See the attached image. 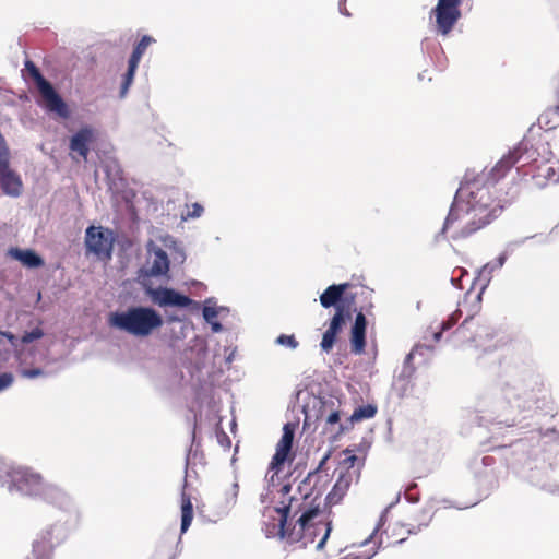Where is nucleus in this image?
I'll return each mask as SVG.
<instances>
[{"label": "nucleus", "instance_id": "obj_1", "mask_svg": "<svg viewBox=\"0 0 559 559\" xmlns=\"http://www.w3.org/2000/svg\"><path fill=\"white\" fill-rule=\"evenodd\" d=\"M526 146L519 143L489 170L466 179L457 189L441 233L450 231L453 240L466 239L496 219L521 194V185L502 183V179L521 160Z\"/></svg>", "mask_w": 559, "mask_h": 559}, {"label": "nucleus", "instance_id": "obj_2", "mask_svg": "<svg viewBox=\"0 0 559 559\" xmlns=\"http://www.w3.org/2000/svg\"><path fill=\"white\" fill-rule=\"evenodd\" d=\"M274 512L277 514V523H265L264 532L266 537H278L287 544L304 542L306 545L309 542H313L312 535L316 534L317 526L320 525L324 527L325 532L317 548L321 549L325 544L331 532V524L317 521L321 515L319 507L306 509L294 525L287 523L290 515V506L274 508Z\"/></svg>", "mask_w": 559, "mask_h": 559}, {"label": "nucleus", "instance_id": "obj_3", "mask_svg": "<svg viewBox=\"0 0 559 559\" xmlns=\"http://www.w3.org/2000/svg\"><path fill=\"white\" fill-rule=\"evenodd\" d=\"M111 328L134 336H148L163 325L162 316L148 307H131L126 311L111 312L108 318Z\"/></svg>", "mask_w": 559, "mask_h": 559}, {"label": "nucleus", "instance_id": "obj_4", "mask_svg": "<svg viewBox=\"0 0 559 559\" xmlns=\"http://www.w3.org/2000/svg\"><path fill=\"white\" fill-rule=\"evenodd\" d=\"M12 484L24 495L40 498L48 503H57L63 497V491L55 485L46 484L39 474L27 468H17L10 474Z\"/></svg>", "mask_w": 559, "mask_h": 559}, {"label": "nucleus", "instance_id": "obj_5", "mask_svg": "<svg viewBox=\"0 0 559 559\" xmlns=\"http://www.w3.org/2000/svg\"><path fill=\"white\" fill-rule=\"evenodd\" d=\"M25 68L34 80L36 87L40 94L39 103L47 111L55 112L61 118L69 117V109L62 97L57 93L51 83L47 81L39 69L31 60L25 62Z\"/></svg>", "mask_w": 559, "mask_h": 559}, {"label": "nucleus", "instance_id": "obj_6", "mask_svg": "<svg viewBox=\"0 0 559 559\" xmlns=\"http://www.w3.org/2000/svg\"><path fill=\"white\" fill-rule=\"evenodd\" d=\"M480 310V297L472 300L471 309L466 310V316L459 328L452 333L453 342L457 345H465L483 340V333L479 328H486L480 324V320H475V314Z\"/></svg>", "mask_w": 559, "mask_h": 559}, {"label": "nucleus", "instance_id": "obj_7", "mask_svg": "<svg viewBox=\"0 0 559 559\" xmlns=\"http://www.w3.org/2000/svg\"><path fill=\"white\" fill-rule=\"evenodd\" d=\"M463 0H438L431 10L430 17H435L436 32L442 36L449 35L461 19L460 7Z\"/></svg>", "mask_w": 559, "mask_h": 559}, {"label": "nucleus", "instance_id": "obj_8", "mask_svg": "<svg viewBox=\"0 0 559 559\" xmlns=\"http://www.w3.org/2000/svg\"><path fill=\"white\" fill-rule=\"evenodd\" d=\"M294 427L286 424L283 427V435L276 444L275 454L273 455L269 469L278 474L283 471L285 463H292L295 459L293 453Z\"/></svg>", "mask_w": 559, "mask_h": 559}, {"label": "nucleus", "instance_id": "obj_9", "mask_svg": "<svg viewBox=\"0 0 559 559\" xmlns=\"http://www.w3.org/2000/svg\"><path fill=\"white\" fill-rule=\"evenodd\" d=\"M349 318V313L346 310L345 306H338L330 319L328 329L322 335V340L320 343V347L322 352L329 354L332 352L338 334L342 332L344 325L346 324V320Z\"/></svg>", "mask_w": 559, "mask_h": 559}, {"label": "nucleus", "instance_id": "obj_10", "mask_svg": "<svg viewBox=\"0 0 559 559\" xmlns=\"http://www.w3.org/2000/svg\"><path fill=\"white\" fill-rule=\"evenodd\" d=\"M85 246L90 252L97 257L110 255L112 238L110 233L102 227L90 226L85 234Z\"/></svg>", "mask_w": 559, "mask_h": 559}, {"label": "nucleus", "instance_id": "obj_11", "mask_svg": "<svg viewBox=\"0 0 559 559\" xmlns=\"http://www.w3.org/2000/svg\"><path fill=\"white\" fill-rule=\"evenodd\" d=\"M97 140V132L91 126H84L80 128L69 141V150L72 159H76L80 156L86 160L90 154L91 145Z\"/></svg>", "mask_w": 559, "mask_h": 559}, {"label": "nucleus", "instance_id": "obj_12", "mask_svg": "<svg viewBox=\"0 0 559 559\" xmlns=\"http://www.w3.org/2000/svg\"><path fill=\"white\" fill-rule=\"evenodd\" d=\"M152 298L157 305L176 306V307H188L193 300L186 295L179 294L171 288H157L152 292Z\"/></svg>", "mask_w": 559, "mask_h": 559}, {"label": "nucleus", "instance_id": "obj_13", "mask_svg": "<svg viewBox=\"0 0 559 559\" xmlns=\"http://www.w3.org/2000/svg\"><path fill=\"white\" fill-rule=\"evenodd\" d=\"M469 299L471 296L466 294L464 298L461 301H459L457 309L454 310L445 320L441 322L439 330L435 331L432 334V338L435 342H439L444 332L452 329L464 314L466 316V310L471 309L472 300Z\"/></svg>", "mask_w": 559, "mask_h": 559}, {"label": "nucleus", "instance_id": "obj_14", "mask_svg": "<svg viewBox=\"0 0 559 559\" xmlns=\"http://www.w3.org/2000/svg\"><path fill=\"white\" fill-rule=\"evenodd\" d=\"M367 319L362 312L356 314L350 330V346L354 354H362L366 348Z\"/></svg>", "mask_w": 559, "mask_h": 559}, {"label": "nucleus", "instance_id": "obj_15", "mask_svg": "<svg viewBox=\"0 0 559 559\" xmlns=\"http://www.w3.org/2000/svg\"><path fill=\"white\" fill-rule=\"evenodd\" d=\"M0 187L3 193L11 197H19L22 192L21 178L10 169V160L5 162V167L0 166Z\"/></svg>", "mask_w": 559, "mask_h": 559}, {"label": "nucleus", "instance_id": "obj_16", "mask_svg": "<svg viewBox=\"0 0 559 559\" xmlns=\"http://www.w3.org/2000/svg\"><path fill=\"white\" fill-rule=\"evenodd\" d=\"M378 412V408L373 404H367L364 406L357 407L349 418L346 419L344 425H340V427L335 430L336 435H342L345 431L353 429L355 423H359L366 419L373 418Z\"/></svg>", "mask_w": 559, "mask_h": 559}, {"label": "nucleus", "instance_id": "obj_17", "mask_svg": "<svg viewBox=\"0 0 559 559\" xmlns=\"http://www.w3.org/2000/svg\"><path fill=\"white\" fill-rule=\"evenodd\" d=\"M350 287L349 283L342 284H333L329 286L321 295H320V304L323 308L344 306L341 304L342 297L345 292Z\"/></svg>", "mask_w": 559, "mask_h": 559}, {"label": "nucleus", "instance_id": "obj_18", "mask_svg": "<svg viewBox=\"0 0 559 559\" xmlns=\"http://www.w3.org/2000/svg\"><path fill=\"white\" fill-rule=\"evenodd\" d=\"M353 481V472L349 469L342 472L336 483L334 484L332 490L326 496V500L329 504H337L343 497L346 495Z\"/></svg>", "mask_w": 559, "mask_h": 559}, {"label": "nucleus", "instance_id": "obj_19", "mask_svg": "<svg viewBox=\"0 0 559 559\" xmlns=\"http://www.w3.org/2000/svg\"><path fill=\"white\" fill-rule=\"evenodd\" d=\"M148 273L153 276L165 275L169 270V259L167 253L157 248L153 250L147 261Z\"/></svg>", "mask_w": 559, "mask_h": 559}, {"label": "nucleus", "instance_id": "obj_20", "mask_svg": "<svg viewBox=\"0 0 559 559\" xmlns=\"http://www.w3.org/2000/svg\"><path fill=\"white\" fill-rule=\"evenodd\" d=\"M9 255L27 267H39L44 265V260L31 249L22 250L19 248H11L9 250Z\"/></svg>", "mask_w": 559, "mask_h": 559}, {"label": "nucleus", "instance_id": "obj_21", "mask_svg": "<svg viewBox=\"0 0 559 559\" xmlns=\"http://www.w3.org/2000/svg\"><path fill=\"white\" fill-rule=\"evenodd\" d=\"M53 551V545L51 542V534L47 532V536H41L33 544V556L35 559H50Z\"/></svg>", "mask_w": 559, "mask_h": 559}, {"label": "nucleus", "instance_id": "obj_22", "mask_svg": "<svg viewBox=\"0 0 559 559\" xmlns=\"http://www.w3.org/2000/svg\"><path fill=\"white\" fill-rule=\"evenodd\" d=\"M181 533H185L193 520V504L190 495L182 491L181 493Z\"/></svg>", "mask_w": 559, "mask_h": 559}, {"label": "nucleus", "instance_id": "obj_23", "mask_svg": "<svg viewBox=\"0 0 559 559\" xmlns=\"http://www.w3.org/2000/svg\"><path fill=\"white\" fill-rule=\"evenodd\" d=\"M538 123L540 128L545 130H552L559 126V104L556 103V107L554 109H548L544 111L538 117Z\"/></svg>", "mask_w": 559, "mask_h": 559}, {"label": "nucleus", "instance_id": "obj_24", "mask_svg": "<svg viewBox=\"0 0 559 559\" xmlns=\"http://www.w3.org/2000/svg\"><path fill=\"white\" fill-rule=\"evenodd\" d=\"M318 406L317 420L325 421L326 417L333 413L335 409L340 408L341 402L338 400L330 399H320Z\"/></svg>", "mask_w": 559, "mask_h": 559}, {"label": "nucleus", "instance_id": "obj_25", "mask_svg": "<svg viewBox=\"0 0 559 559\" xmlns=\"http://www.w3.org/2000/svg\"><path fill=\"white\" fill-rule=\"evenodd\" d=\"M155 39L148 35H144L138 45L134 47L129 61L139 64L142 56L144 55L147 47L154 43Z\"/></svg>", "mask_w": 559, "mask_h": 559}, {"label": "nucleus", "instance_id": "obj_26", "mask_svg": "<svg viewBox=\"0 0 559 559\" xmlns=\"http://www.w3.org/2000/svg\"><path fill=\"white\" fill-rule=\"evenodd\" d=\"M139 64L136 63H133L131 61L128 62V70L123 76V82L121 84V88H120V96L121 97H124L126 94L128 93V90L129 87L131 86L132 82H133V79H134V75H135V71L138 69Z\"/></svg>", "mask_w": 559, "mask_h": 559}, {"label": "nucleus", "instance_id": "obj_27", "mask_svg": "<svg viewBox=\"0 0 559 559\" xmlns=\"http://www.w3.org/2000/svg\"><path fill=\"white\" fill-rule=\"evenodd\" d=\"M431 519H432V515L429 510H425V509L420 510V512H418L414 518V521H418V525L416 526V528L420 530L421 527L428 526ZM408 525L411 526V528L408 530V533H411L415 528V525L413 523H409Z\"/></svg>", "mask_w": 559, "mask_h": 559}, {"label": "nucleus", "instance_id": "obj_28", "mask_svg": "<svg viewBox=\"0 0 559 559\" xmlns=\"http://www.w3.org/2000/svg\"><path fill=\"white\" fill-rule=\"evenodd\" d=\"M203 206L199 203H193L190 206H188V211L186 214H182L183 219L189 218H198L203 214Z\"/></svg>", "mask_w": 559, "mask_h": 559}, {"label": "nucleus", "instance_id": "obj_29", "mask_svg": "<svg viewBox=\"0 0 559 559\" xmlns=\"http://www.w3.org/2000/svg\"><path fill=\"white\" fill-rule=\"evenodd\" d=\"M377 550L372 546L368 550H364L361 552H349L344 557V559H370L376 555Z\"/></svg>", "mask_w": 559, "mask_h": 559}, {"label": "nucleus", "instance_id": "obj_30", "mask_svg": "<svg viewBox=\"0 0 559 559\" xmlns=\"http://www.w3.org/2000/svg\"><path fill=\"white\" fill-rule=\"evenodd\" d=\"M44 336V332L39 328H35L29 332H25L22 336V342L25 344L32 343L33 341L39 340Z\"/></svg>", "mask_w": 559, "mask_h": 559}, {"label": "nucleus", "instance_id": "obj_31", "mask_svg": "<svg viewBox=\"0 0 559 559\" xmlns=\"http://www.w3.org/2000/svg\"><path fill=\"white\" fill-rule=\"evenodd\" d=\"M276 343L283 346H287L292 349H295L298 346V342L294 335L281 334L277 337Z\"/></svg>", "mask_w": 559, "mask_h": 559}, {"label": "nucleus", "instance_id": "obj_32", "mask_svg": "<svg viewBox=\"0 0 559 559\" xmlns=\"http://www.w3.org/2000/svg\"><path fill=\"white\" fill-rule=\"evenodd\" d=\"M340 419H341V411H340V408H337L326 417L324 423L326 426H330V427L337 425V428H338L340 425H344V423H340Z\"/></svg>", "mask_w": 559, "mask_h": 559}, {"label": "nucleus", "instance_id": "obj_33", "mask_svg": "<svg viewBox=\"0 0 559 559\" xmlns=\"http://www.w3.org/2000/svg\"><path fill=\"white\" fill-rule=\"evenodd\" d=\"M480 324H484L486 328H479V332L483 333V340L484 338H492L496 336L497 331L495 328L487 324L486 321H480Z\"/></svg>", "mask_w": 559, "mask_h": 559}, {"label": "nucleus", "instance_id": "obj_34", "mask_svg": "<svg viewBox=\"0 0 559 559\" xmlns=\"http://www.w3.org/2000/svg\"><path fill=\"white\" fill-rule=\"evenodd\" d=\"M13 374L11 372H3L0 374V391L9 388L13 383Z\"/></svg>", "mask_w": 559, "mask_h": 559}, {"label": "nucleus", "instance_id": "obj_35", "mask_svg": "<svg viewBox=\"0 0 559 559\" xmlns=\"http://www.w3.org/2000/svg\"><path fill=\"white\" fill-rule=\"evenodd\" d=\"M218 316V312L216 308L205 306L203 308V317L207 322H212L216 317Z\"/></svg>", "mask_w": 559, "mask_h": 559}, {"label": "nucleus", "instance_id": "obj_36", "mask_svg": "<svg viewBox=\"0 0 559 559\" xmlns=\"http://www.w3.org/2000/svg\"><path fill=\"white\" fill-rule=\"evenodd\" d=\"M328 460V455H325L321 462L319 463L317 469H314L313 472H310L306 478L307 481L311 483L314 478H319L320 476V471L321 468L323 467V465L325 464Z\"/></svg>", "mask_w": 559, "mask_h": 559}, {"label": "nucleus", "instance_id": "obj_37", "mask_svg": "<svg viewBox=\"0 0 559 559\" xmlns=\"http://www.w3.org/2000/svg\"><path fill=\"white\" fill-rule=\"evenodd\" d=\"M21 374L22 377L24 378H28V379H33V378H36L38 376H41L44 374V371L39 368H33V369H23L21 371Z\"/></svg>", "mask_w": 559, "mask_h": 559}, {"label": "nucleus", "instance_id": "obj_38", "mask_svg": "<svg viewBox=\"0 0 559 559\" xmlns=\"http://www.w3.org/2000/svg\"><path fill=\"white\" fill-rule=\"evenodd\" d=\"M551 88L556 96V103L559 104V73L552 79Z\"/></svg>", "mask_w": 559, "mask_h": 559}, {"label": "nucleus", "instance_id": "obj_39", "mask_svg": "<svg viewBox=\"0 0 559 559\" xmlns=\"http://www.w3.org/2000/svg\"><path fill=\"white\" fill-rule=\"evenodd\" d=\"M238 492H239V486H238V484H237V483H235V484H233V487H231V499H233V504H235V503H236Z\"/></svg>", "mask_w": 559, "mask_h": 559}, {"label": "nucleus", "instance_id": "obj_40", "mask_svg": "<svg viewBox=\"0 0 559 559\" xmlns=\"http://www.w3.org/2000/svg\"><path fill=\"white\" fill-rule=\"evenodd\" d=\"M210 323L212 324V330H213V332H219V331H222L223 326H222V324H221L219 322H217V321H212V322H210Z\"/></svg>", "mask_w": 559, "mask_h": 559}, {"label": "nucleus", "instance_id": "obj_41", "mask_svg": "<svg viewBox=\"0 0 559 559\" xmlns=\"http://www.w3.org/2000/svg\"><path fill=\"white\" fill-rule=\"evenodd\" d=\"M218 439H219V442L227 441L228 444L230 443L228 436L224 431L221 432V435L218 436Z\"/></svg>", "mask_w": 559, "mask_h": 559}, {"label": "nucleus", "instance_id": "obj_42", "mask_svg": "<svg viewBox=\"0 0 559 559\" xmlns=\"http://www.w3.org/2000/svg\"><path fill=\"white\" fill-rule=\"evenodd\" d=\"M413 360V353H409L405 358V365H409Z\"/></svg>", "mask_w": 559, "mask_h": 559}, {"label": "nucleus", "instance_id": "obj_43", "mask_svg": "<svg viewBox=\"0 0 559 559\" xmlns=\"http://www.w3.org/2000/svg\"><path fill=\"white\" fill-rule=\"evenodd\" d=\"M370 544V539H366L362 544H361V547H366Z\"/></svg>", "mask_w": 559, "mask_h": 559}, {"label": "nucleus", "instance_id": "obj_44", "mask_svg": "<svg viewBox=\"0 0 559 559\" xmlns=\"http://www.w3.org/2000/svg\"><path fill=\"white\" fill-rule=\"evenodd\" d=\"M349 460H350L352 462H354V461H356V460H357V457H356L355 455H352V456L349 457Z\"/></svg>", "mask_w": 559, "mask_h": 559}, {"label": "nucleus", "instance_id": "obj_45", "mask_svg": "<svg viewBox=\"0 0 559 559\" xmlns=\"http://www.w3.org/2000/svg\"><path fill=\"white\" fill-rule=\"evenodd\" d=\"M404 539V537H401L400 539L396 540V543H402Z\"/></svg>", "mask_w": 559, "mask_h": 559}, {"label": "nucleus", "instance_id": "obj_46", "mask_svg": "<svg viewBox=\"0 0 559 559\" xmlns=\"http://www.w3.org/2000/svg\"><path fill=\"white\" fill-rule=\"evenodd\" d=\"M503 260H504L503 258H500V265L503 264Z\"/></svg>", "mask_w": 559, "mask_h": 559}, {"label": "nucleus", "instance_id": "obj_47", "mask_svg": "<svg viewBox=\"0 0 559 559\" xmlns=\"http://www.w3.org/2000/svg\"><path fill=\"white\" fill-rule=\"evenodd\" d=\"M292 501H294V498H290V503L288 504V506H290V507H292Z\"/></svg>", "mask_w": 559, "mask_h": 559}]
</instances>
